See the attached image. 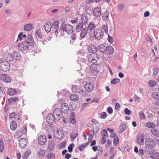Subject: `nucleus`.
<instances>
[{
	"instance_id": "9d476101",
	"label": "nucleus",
	"mask_w": 159,
	"mask_h": 159,
	"mask_svg": "<svg viewBox=\"0 0 159 159\" xmlns=\"http://www.w3.org/2000/svg\"><path fill=\"white\" fill-rule=\"evenodd\" d=\"M144 134L140 133L137 135V143L139 145H142L143 144L144 140Z\"/></svg>"
},
{
	"instance_id": "e433bc0d",
	"label": "nucleus",
	"mask_w": 159,
	"mask_h": 159,
	"mask_svg": "<svg viewBox=\"0 0 159 159\" xmlns=\"http://www.w3.org/2000/svg\"><path fill=\"white\" fill-rule=\"evenodd\" d=\"M70 98L72 101H76L78 100L79 97L77 95L74 94L70 96Z\"/></svg>"
},
{
	"instance_id": "f03ea898",
	"label": "nucleus",
	"mask_w": 159,
	"mask_h": 159,
	"mask_svg": "<svg viewBox=\"0 0 159 159\" xmlns=\"http://www.w3.org/2000/svg\"><path fill=\"white\" fill-rule=\"evenodd\" d=\"M61 30L63 32H66L68 34H70L73 31V26L69 24H66L64 22H62L60 26Z\"/></svg>"
},
{
	"instance_id": "423d86ee",
	"label": "nucleus",
	"mask_w": 159,
	"mask_h": 159,
	"mask_svg": "<svg viewBox=\"0 0 159 159\" xmlns=\"http://www.w3.org/2000/svg\"><path fill=\"white\" fill-rule=\"evenodd\" d=\"M89 61L91 62L93 64L96 63L99 61V58L98 55L96 53H90L88 57Z\"/></svg>"
},
{
	"instance_id": "0e129e2a",
	"label": "nucleus",
	"mask_w": 159,
	"mask_h": 159,
	"mask_svg": "<svg viewBox=\"0 0 159 159\" xmlns=\"http://www.w3.org/2000/svg\"><path fill=\"white\" fill-rule=\"evenodd\" d=\"M148 84H149V85L150 86L153 87L156 84V81H153L152 80H151L149 81Z\"/></svg>"
},
{
	"instance_id": "f3484780",
	"label": "nucleus",
	"mask_w": 159,
	"mask_h": 159,
	"mask_svg": "<svg viewBox=\"0 0 159 159\" xmlns=\"http://www.w3.org/2000/svg\"><path fill=\"white\" fill-rule=\"evenodd\" d=\"M85 28L89 32H91L95 29L96 28V25L92 21L90 22L87 27Z\"/></svg>"
},
{
	"instance_id": "2eb2a0df",
	"label": "nucleus",
	"mask_w": 159,
	"mask_h": 159,
	"mask_svg": "<svg viewBox=\"0 0 159 159\" xmlns=\"http://www.w3.org/2000/svg\"><path fill=\"white\" fill-rule=\"evenodd\" d=\"M11 56L12 59L18 60L20 58L21 56L18 51H15L11 54Z\"/></svg>"
},
{
	"instance_id": "6e6d98bb",
	"label": "nucleus",
	"mask_w": 159,
	"mask_h": 159,
	"mask_svg": "<svg viewBox=\"0 0 159 159\" xmlns=\"http://www.w3.org/2000/svg\"><path fill=\"white\" fill-rule=\"evenodd\" d=\"M17 116V114L15 112H12L9 114V117L10 119L15 118Z\"/></svg>"
},
{
	"instance_id": "72a5a7b5",
	"label": "nucleus",
	"mask_w": 159,
	"mask_h": 159,
	"mask_svg": "<svg viewBox=\"0 0 159 159\" xmlns=\"http://www.w3.org/2000/svg\"><path fill=\"white\" fill-rule=\"evenodd\" d=\"M31 152L30 150H28L24 152L22 156L23 159H26L31 154Z\"/></svg>"
},
{
	"instance_id": "6ab92c4d",
	"label": "nucleus",
	"mask_w": 159,
	"mask_h": 159,
	"mask_svg": "<svg viewBox=\"0 0 159 159\" xmlns=\"http://www.w3.org/2000/svg\"><path fill=\"white\" fill-rule=\"evenodd\" d=\"M69 108L68 104L66 103H64L61 104V111L64 113H66L68 112Z\"/></svg>"
},
{
	"instance_id": "c03bdc74",
	"label": "nucleus",
	"mask_w": 159,
	"mask_h": 159,
	"mask_svg": "<svg viewBox=\"0 0 159 159\" xmlns=\"http://www.w3.org/2000/svg\"><path fill=\"white\" fill-rule=\"evenodd\" d=\"M78 93L81 94L82 96H84L87 94L86 91H84L83 89L79 88V90Z\"/></svg>"
},
{
	"instance_id": "ea45409f",
	"label": "nucleus",
	"mask_w": 159,
	"mask_h": 159,
	"mask_svg": "<svg viewBox=\"0 0 159 159\" xmlns=\"http://www.w3.org/2000/svg\"><path fill=\"white\" fill-rule=\"evenodd\" d=\"M152 133L156 137H159V130L158 129H152L151 130Z\"/></svg>"
},
{
	"instance_id": "bf43d9fd",
	"label": "nucleus",
	"mask_w": 159,
	"mask_h": 159,
	"mask_svg": "<svg viewBox=\"0 0 159 159\" xmlns=\"http://www.w3.org/2000/svg\"><path fill=\"white\" fill-rule=\"evenodd\" d=\"M3 141L2 140H1L0 141V151L1 152H2L3 151Z\"/></svg>"
},
{
	"instance_id": "0eeeda50",
	"label": "nucleus",
	"mask_w": 159,
	"mask_h": 159,
	"mask_svg": "<svg viewBox=\"0 0 159 159\" xmlns=\"http://www.w3.org/2000/svg\"><path fill=\"white\" fill-rule=\"evenodd\" d=\"M62 112L59 108H56L54 110L53 114L54 116H55V119L58 120L61 118L62 116Z\"/></svg>"
},
{
	"instance_id": "a19ab883",
	"label": "nucleus",
	"mask_w": 159,
	"mask_h": 159,
	"mask_svg": "<svg viewBox=\"0 0 159 159\" xmlns=\"http://www.w3.org/2000/svg\"><path fill=\"white\" fill-rule=\"evenodd\" d=\"M126 125L124 123H121L120 125V130L119 133H122L125 129Z\"/></svg>"
},
{
	"instance_id": "e2e57ef3",
	"label": "nucleus",
	"mask_w": 159,
	"mask_h": 159,
	"mask_svg": "<svg viewBox=\"0 0 159 159\" xmlns=\"http://www.w3.org/2000/svg\"><path fill=\"white\" fill-rule=\"evenodd\" d=\"M78 135V133H76L75 134H70V137L72 139L74 140Z\"/></svg>"
},
{
	"instance_id": "ddd939ff",
	"label": "nucleus",
	"mask_w": 159,
	"mask_h": 159,
	"mask_svg": "<svg viewBox=\"0 0 159 159\" xmlns=\"http://www.w3.org/2000/svg\"><path fill=\"white\" fill-rule=\"evenodd\" d=\"M38 142L39 144L44 145L47 141V139L45 135H40L38 138Z\"/></svg>"
},
{
	"instance_id": "c85d7f7f",
	"label": "nucleus",
	"mask_w": 159,
	"mask_h": 159,
	"mask_svg": "<svg viewBox=\"0 0 159 159\" xmlns=\"http://www.w3.org/2000/svg\"><path fill=\"white\" fill-rule=\"evenodd\" d=\"M35 34L36 37L40 39L43 38V35L42 34L41 30L39 28L37 29L35 31Z\"/></svg>"
},
{
	"instance_id": "a18cd8bd",
	"label": "nucleus",
	"mask_w": 159,
	"mask_h": 159,
	"mask_svg": "<svg viewBox=\"0 0 159 159\" xmlns=\"http://www.w3.org/2000/svg\"><path fill=\"white\" fill-rule=\"evenodd\" d=\"M46 156L48 159H53L55 157V154L52 153H48Z\"/></svg>"
},
{
	"instance_id": "774afa93",
	"label": "nucleus",
	"mask_w": 159,
	"mask_h": 159,
	"mask_svg": "<svg viewBox=\"0 0 159 159\" xmlns=\"http://www.w3.org/2000/svg\"><path fill=\"white\" fill-rule=\"evenodd\" d=\"M70 38L73 41H75L77 38V35L76 34H72L70 36Z\"/></svg>"
},
{
	"instance_id": "7ed1b4c3",
	"label": "nucleus",
	"mask_w": 159,
	"mask_h": 159,
	"mask_svg": "<svg viewBox=\"0 0 159 159\" xmlns=\"http://www.w3.org/2000/svg\"><path fill=\"white\" fill-rule=\"evenodd\" d=\"M93 32L94 36L96 39L99 40L103 38L104 33L101 28L95 29Z\"/></svg>"
},
{
	"instance_id": "5701e85b",
	"label": "nucleus",
	"mask_w": 159,
	"mask_h": 159,
	"mask_svg": "<svg viewBox=\"0 0 159 159\" xmlns=\"http://www.w3.org/2000/svg\"><path fill=\"white\" fill-rule=\"evenodd\" d=\"M52 27V26L51 24L49 22H47L44 26L45 30L47 33H48L50 32L51 30V29Z\"/></svg>"
},
{
	"instance_id": "f8f14e48",
	"label": "nucleus",
	"mask_w": 159,
	"mask_h": 159,
	"mask_svg": "<svg viewBox=\"0 0 159 159\" xmlns=\"http://www.w3.org/2000/svg\"><path fill=\"white\" fill-rule=\"evenodd\" d=\"M55 116L52 114H48L47 117V122L50 125H52L55 121Z\"/></svg>"
},
{
	"instance_id": "1a4fd4ad",
	"label": "nucleus",
	"mask_w": 159,
	"mask_h": 159,
	"mask_svg": "<svg viewBox=\"0 0 159 159\" xmlns=\"http://www.w3.org/2000/svg\"><path fill=\"white\" fill-rule=\"evenodd\" d=\"M55 137L57 139H61L63 138L64 134L63 131L59 129H57L54 132Z\"/></svg>"
},
{
	"instance_id": "052dcab7",
	"label": "nucleus",
	"mask_w": 159,
	"mask_h": 159,
	"mask_svg": "<svg viewBox=\"0 0 159 159\" xmlns=\"http://www.w3.org/2000/svg\"><path fill=\"white\" fill-rule=\"evenodd\" d=\"M158 71L159 69L158 68H155L154 69L152 76L155 77L157 75Z\"/></svg>"
},
{
	"instance_id": "c9c22d12",
	"label": "nucleus",
	"mask_w": 159,
	"mask_h": 159,
	"mask_svg": "<svg viewBox=\"0 0 159 159\" xmlns=\"http://www.w3.org/2000/svg\"><path fill=\"white\" fill-rule=\"evenodd\" d=\"M114 134V141L113 144L115 146H116L119 143V139L115 134Z\"/></svg>"
},
{
	"instance_id": "a211bd4d",
	"label": "nucleus",
	"mask_w": 159,
	"mask_h": 159,
	"mask_svg": "<svg viewBox=\"0 0 159 159\" xmlns=\"http://www.w3.org/2000/svg\"><path fill=\"white\" fill-rule=\"evenodd\" d=\"M75 113L74 112H72L70 113L69 116L70 122L73 125L75 124L76 122L75 119Z\"/></svg>"
},
{
	"instance_id": "cd10ccee",
	"label": "nucleus",
	"mask_w": 159,
	"mask_h": 159,
	"mask_svg": "<svg viewBox=\"0 0 159 159\" xmlns=\"http://www.w3.org/2000/svg\"><path fill=\"white\" fill-rule=\"evenodd\" d=\"M83 24L82 22H80L78 23L76 26L75 30L77 32H80L83 28Z\"/></svg>"
},
{
	"instance_id": "4be33fe9",
	"label": "nucleus",
	"mask_w": 159,
	"mask_h": 159,
	"mask_svg": "<svg viewBox=\"0 0 159 159\" xmlns=\"http://www.w3.org/2000/svg\"><path fill=\"white\" fill-rule=\"evenodd\" d=\"M101 14L103 20L105 21L108 20L109 13L108 11H106L105 12H102Z\"/></svg>"
},
{
	"instance_id": "4c0bfd02",
	"label": "nucleus",
	"mask_w": 159,
	"mask_h": 159,
	"mask_svg": "<svg viewBox=\"0 0 159 159\" xmlns=\"http://www.w3.org/2000/svg\"><path fill=\"white\" fill-rule=\"evenodd\" d=\"M90 69L92 72H97L98 71L96 64H93V65H91L90 66Z\"/></svg>"
},
{
	"instance_id": "49530a36",
	"label": "nucleus",
	"mask_w": 159,
	"mask_h": 159,
	"mask_svg": "<svg viewBox=\"0 0 159 159\" xmlns=\"http://www.w3.org/2000/svg\"><path fill=\"white\" fill-rule=\"evenodd\" d=\"M44 150L43 149H40L39 152V157L43 158L44 157L45 155Z\"/></svg>"
},
{
	"instance_id": "b1692460",
	"label": "nucleus",
	"mask_w": 159,
	"mask_h": 159,
	"mask_svg": "<svg viewBox=\"0 0 159 159\" xmlns=\"http://www.w3.org/2000/svg\"><path fill=\"white\" fill-rule=\"evenodd\" d=\"M88 19L87 16L86 14H82L81 15V22L83 24V25H86L88 22Z\"/></svg>"
},
{
	"instance_id": "603ef678",
	"label": "nucleus",
	"mask_w": 159,
	"mask_h": 159,
	"mask_svg": "<svg viewBox=\"0 0 159 159\" xmlns=\"http://www.w3.org/2000/svg\"><path fill=\"white\" fill-rule=\"evenodd\" d=\"M72 90L74 92L78 93L79 90L78 87L76 85H73L72 88Z\"/></svg>"
},
{
	"instance_id": "473e14b6",
	"label": "nucleus",
	"mask_w": 159,
	"mask_h": 159,
	"mask_svg": "<svg viewBox=\"0 0 159 159\" xmlns=\"http://www.w3.org/2000/svg\"><path fill=\"white\" fill-rule=\"evenodd\" d=\"M88 33H89V32L87 31V30L85 28H84L80 33V37L81 38H84Z\"/></svg>"
},
{
	"instance_id": "20e7f679",
	"label": "nucleus",
	"mask_w": 159,
	"mask_h": 159,
	"mask_svg": "<svg viewBox=\"0 0 159 159\" xmlns=\"http://www.w3.org/2000/svg\"><path fill=\"white\" fill-rule=\"evenodd\" d=\"M10 63L7 61H3L0 62V70L7 71L10 69Z\"/></svg>"
},
{
	"instance_id": "a878e982",
	"label": "nucleus",
	"mask_w": 159,
	"mask_h": 159,
	"mask_svg": "<svg viewBox=\"0 0 159 159\" xmlns=\"http://www.w3.org/2000/svg\"><path fill=\"white\" fill-rule=\"evenodd\" d=\"M18 91L13 88H10L8 89L7 93L10 96H13L16 94Z\"/></svg>"
},
{
	"instance_id": "3c124183",
	"label": "nucleus",
	"mask_w": 159,
	"mask_h": 159,
	"mask_svg": "<svg viewBox=\"0 0 159 159\" xmlns=\"http://www.w3.org/2000/svg\"><path fill=\"white\" fill-rule=\"evenodd\" d=\"M120 81V79L118 78L114 79L111 81V83L112 84H115L119 83Z\"/></svg>"
},
{
	"instance_id": "9b49d317",
	"label": "nucleus",
	"mask_w": 159,
	"mask_h": 159,
	"mask_svg": "<svg viewBox=\"0 0 159 159\" xmlns=\"http://www.w3.org/2000/svg\"><path fill=\"white\" fill-rule=\"evenodd\" d=\"M19 49L22 51H27L29 49H31V48L29 46L26 45L23 42L20 43L18 46Z\"/></svg>"
},
{
	"instance_id": "864d4df0",
	"label": "nucleus",
	"mask_w": 159,
	"mask_h": 159,
	"mask_svg": "<svg viewBox=\"0 0 159 159\" xmlns=\"http://www.w3.org/2000/svg\"><path fill=\"white\" fill-rule=\"evenodd\" d=\"M74 146V144L73 143H71L69 146L68 149L69 152H71L73 149V148Z\"/></svg>"
},
{
	"instance_id": "f704fd0d",
	"label": "nucleus",
	"mask_w": 159,
	"mask_h": 159,
	"mask_svg": "<svg viewBox=\"0 0 159 159\" xmlns=\"http://www.w3.org/2000/svg\"><path fill=\"white\" fill-rule=\"evenodd\" d=\"M152 154L151 155V157L153 159H159V153L157 152H154L153 151V152L151 153Z\"/></svg>"
},
{
	"instance_id": "79ce46f5",
	"label": "nucleus",
	"mask_w": 159,
	"mask_h": 159,
	"mask_svg": "<svg viewBox=\"0 0 159 159\" xmlns=\"http://www.w3.org/2000/svg\"><path fill=\"white\" fill-rule=\"evenodd\" d=\"M90 8V7H89L87 6L85 7V9L87 14L90 15L92 13L93 10H91Z\"/></svg>"
},
{
	"instance_id": "393cba45",
	"label": "nucleus",
	"mask_w": 159,
	"mask_h": 159,
	"mask_svg": "<svg viewBox=\"0 0 159 159\" xmlns=\"http://www.w3.org/2000/svg\"><path fill=\"white\" fill-rule=\"evenodd\" d=\"M33 25L31 24L28 23L24 25V30L25 31H30L32 29Z\"/></svg>"
},
{
	"instance_id": "de8ad7c7",
	"label": "nucleus",
	"mask_w": 159,
	"mask_h": 159,
	"mask_svg": "<svg viewBox=\"0 0 159 159\" xmlns=\"http://www.w3.org/2000/svg\"><path fill=\"white\" fill-rule=\"evenodd\" d=\"M146 126L149 128H153L155 126V125L152 122H148L146 123Z\"/></svg>"
},
{
	"instance_id": "4468645a",
	"label": "nucleus",
	"mask_w": 159,
	"mask_h": 159,
	"mask_svg": "<svg viewBox=\"0 0 159 159\" xmlns=\"http://www.w3.org/2000/svg\"><path fill=\"white\" fill-rule=\"evenodd\" d=\"M93 12L94 15L96 17L98 18L100 16L101 14V8L100 7H97L93 10Z\"/></svg>"
},
{
	"instance_id": "5fc2aeb1",
	"label": "nucleus",
	"mask_w": 159,
	"mask_h": 159,
	"mask_svg": "<svg viewBox=\"0 0 159 159\" xmlns=\"http://www.w3.org/2000/svg\"><path fill=\"white\" fill-rule=\"evenodd\" d=\"M107 113L105 112H102L100 115V117L101 119H105L107 117Z\"/></svg>"
},
{
	"instance_id": "2f4dec72",
	"label": "nucleus",
	"mask_w": 159,
	"mask_h": 159,
	"mask_svg": "<svg viewBox=\"0 0 159 159\" xmlns=\"http://www.w3.org/2000/svg\"><path fill=\"white\" fill-rule=\"evenodd\" d=\"M17 123L15 120H12L10 123V127L11 129L12 130H15L17 127Z\"/></svg>"
},
{
	"instance_id": "6e6552de",
	"label": "nucleus",
	"mask_w": 159,
	"mask_h": 159,
	"mask_svg": "<svg viewBox=\"0 0 159 159\" xmlns=\"http://www.w3.org/2000/svg\"><path fill=\"white\" fill-rule=\"evenodd\" d=\"M0 80L6 83H9L11 81V78L8 75L2 74L0 75Z\"/></svg>"
},
{
	"instance_id": "69168bd1",
	"label": "nucleus",
	"mask_w": 159,
	"mask_h": 159,
	"mask_svg": "<svg viewBox=\"0 0 159 159\" xmlns=\"http://www.w3.org/2000/svg\"><path fill=\"white\" fill-rule=\"evenodd\" d=\"M107 112L110 114H111L113 112L112 108L111 107H108L107 109Z\"/></svg>"
},
{
	"instance_id": "338daca9",
	"label": "nucleus",
	"mask_w": 159,
	"mask_h": 159,
	"mask_svg": "<svg viewBox=\"0 0 159 159\" xmlns=\"http://www.w3.org/2000/svg\"><path fill=\"white\" fill-rule=\"evenodd\" d=\"M108 49L110 54H112L114 52V49L112 46L108 47Z\"/></svg>"
},
{
	"instance_id": "58836bf2",
	"label": "nucleus",
	"mask_w": 159,
	"mask_h": 159,
	"mask_svg": "<svg viewBox=\"0 0 159 159\" xmlns=\"http://www.w3.org/2000/svg\"><path fill=\"white\" fill-rule=\"evenodd\" d=\"M101 30L102 29V30H103L106 33H108V26L107 23H106L105 24H102L101 26Z\"/></svg>"
},
{
	"instance_id": "7c9ffc66",
	"label": "nucleus",
	"mask_w": 159,
	"mask_h": 159,
	"mask_svg": "<svg viewBox=\"0 0 159 159\" xmlns=\"http://www.w3.org/2000/svg\"><path fill=\"white\" fill-rule=\"evenodd\" d=\"M19 99L17 97H11L8 99V102L9 104H14V103H16L17 101H18Z\"/></svg>"
},
{
	"instance_id": "412c9836",
	"label": "nucleus",
	"mask_w": 159,
	"mask_h": 159,
	"mask_svg": "<svg viewBox=\"0 0 159 159\" xmlns=\"http://www.w3.org/2000/svg\"><path fill=\"white\" fill-rule=\"evenodd\" d=\"M98 49L102 52H104L108 50V46L106 44H102L98 46Z\"/></svg>"
},
{
	"instance_id": "8fccbe9b",
	"label": "nucleus",
	"mask_w": 159,
	"mask_h": 159,
	"mask_svg": "<svg viewBox=\"0 0 159 159\" xmlns=\"http://www.w3.org/2000/svg\"><path fill=\"white\" fill-rule=\"evenodd\" d=\"M66 145V142L65 141H63L59 145V148L60 149L64 148Z\"/></svg>"
},
{
	"instance_id": "c756f323",
	"label": "nucleus",
	"mask_w": 159,
	"mask_h": 159,
	"mask_svg": "<svg viewBox=\"0 0 159 159\" xmlns=\"http://www.w3.org/2000/svg\"><path fill=\"white\" fill-rule=\"evenodd\" d=\"M55 144L52 141L50 140L48 142V149L50 151L53 150L55 148Z\"/></svg>"
},
{
	"instance_id": "dca6fc26",
	"label": "nucleus",
	"mask_w": 159,
	"mask_h": 159,
	"mask_svg": "<svg viewBox=\"0 0 159 159\" xmlns=\"http://www.w3.org/2000/svg\"><path fill=\"white\" fill-rule=\"evenodd\" d=\"M94 88V85L91 83H87L84 86L85 89L88 92L91 91L93 90Z\"/></svg>"
},
{
	"instance_id": "39448f33",
	"label": "nucleus",
	"mask_w": 159,
	"mask_h": 159,
	"mask_svg": "<svg viewBox=\"0 0 159 159\" xmlns=\"http://www.w3.org/2000/svg\"><path fill=\"white\" fill-rule=\"evenodd\" d=\"M26 45L29 46L31 48L34 45V41L33 39L32 35L30 34H28L25 38V41L23 42Z\"/></svg>"
},
{
	"instance_id": "13d9d810",
	"label": "nucleus",
	"mask_w": 159,
	"mask_h": 159,
	"mask_svg": "<svg viewBox=\"0 0 159 159\" xmlns=\"http://www.w3.org/2000/svg\"><path fill=\"white\" fill-rule=\"evenodd\" d=\"M139 116L141 120L145 119L146 118L145 115H144V113L141 112L139 115Z\"/></svg>"
},
{
	"instance_id": "37998d69",
	"label": "nucleus",
	"mask_w": 159,
	"mask_h": 159,
	"mask_svg": "<svg viewBox=\"0 0 159 159\" xmlns=\"http://www.w3.org/2000/svg\"><path fill=\"white\" fill-rule=\"evenodd\" d=\"M152 97L153 98L159 100V93L157 92H154L152 93Z\"/></svg>"
},
{
	"instance_id": "bb28decb",
	"label": "nucleus",
	"mask_w": 159,
	"mask_h": 159,
	"mask_svg": "<svg viewBox=\"0 0 159 159\" xmlns=\"http://www.w3.org/2000/svg\"><path fill=\"white\" fill-rule=\"evenodd\" d=\"M89 52L90 53H95L97 52V49L94 45H92L89 47Z\"/></svg>"
},
{
	"instance_id": "4d7b16f0",
	"label": "nucleus",
	"mask_w": 159,
	"mask_h": 159,
	"mask_svg": "<svg viewBox=\"0 0 159 159\" xmlns=\"http://www.w3.org/2000/svg\"><path fill=\"white\" fill-rule=\"evenodd\" d=\"M27 128L26 126H23L20 131L22 134H25L26 133Z\"/></svg>"
},
{
	"instance_id": "680f3d73",
	"label": "nucleus",
	"mask_w": 159,
	"mask_h": 159,
	"mask_svg": "<svg viewBox=\"0 0 159 159\" xmlns=\"http://www.w3.org/2000/svg\"><path fill=\"white\" fill-rule=\"evenodd\" d=\"M124 112L126 115H130L131 114L132 111L127 108H125L124 109Z\"/></svg>"
},
{
	"instance_id": "aec40b11",
	"label": "nucleus",
	"mask_w": 159,
	"mask_h": 159,
	"mask_svg": "<svg viewBox=\"0 0 159 159\" xmlns=\"http://www.w3.org/2000/svg\"><path fill=\"white\" fill-rule=\"evenodd\" d=\"M27 141L25 138L21 139L19 142V144L20 147L21 148H25L27 144Z\"/></svg>"
},
{
	"instance_id": "09e8293b",
	"label": "nucleus",
	"mask_w": 159,
	"mask_h": 159,
	"mask_svg": "<svg viewBox=\"0 0 159 159\" xmlns=\"http://www.w3.org/2000/svg\"><path fill=\"white\" fill-rule=\"evenodd\" d=\"M58 22L57 21H55L54 22L53 25H52V28H54V30L58 29L59 28Z\"/></svg>"
},
{
	"instance_id": "f257e3e1",
	"label": "nucleus",
	"mask_w": 159,
	"mask_h": 159,
	"mask_svg": "<svg viewBox=\"0 0 159 159\" xmlns=\"http://www.w3.org/2000/svg\"><path fill=\"white\" fill-rule=\"evenodd\" d=\"M146 147L145 152L147 154H151L153 152L154 147L156 143L155 141L151 138H148L145 141Z\"/></svg>"
}]
</instances>
